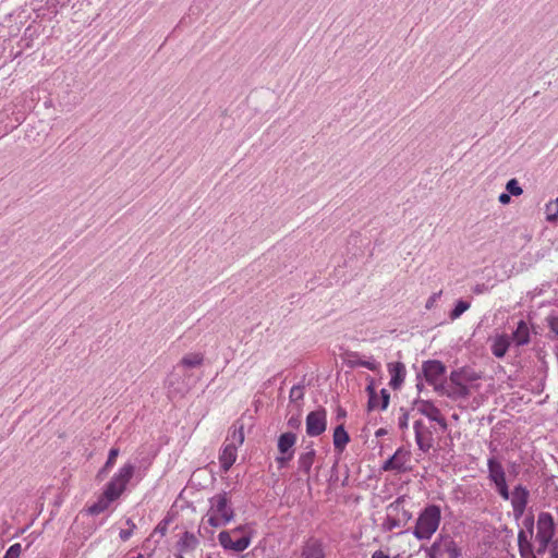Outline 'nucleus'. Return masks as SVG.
Listing matches in <instances>:
<instances>
[{"label":"nucleus","instance_id":"obj_23","mask_svg":"<svg viewBox=\"0 0 558 558\" xmlns=\"http://www.w3.org/2000/svg\"><path fill=\"white\" fill-rule=\"evenodd\" d=\"M204 363V354L199 352L185 354L181 361L180 365L185 368H194L199 367Z\"/></svg>","mask_w":558,"mask_h":558},{"label":"nucleus","instance_id":"obj_42","mask_svg":"<svg viewBox=\"0 0 558 558\" xmlns=\"http://www.w3.org/2000/svg\"><path fill=\"white\" fill-rule=\"evenodd\" d=\"M550 558H558V539L551 542L549 546Z\"/></svg>","mask_w":558,"mask_h":558},{"label":"nucleus","instance_id":"obj_47","mask_svg":"<svg viewBox=\"0 0 558 558\" xmlns=\"http://www.w3.org/2000/svg\"><path fill=\"white\" fill-rule=\"evenodd\" d=\"M109 469H110V468H107V466H106V464H105V465L102 466V469H100V470H99V472H98V474H97V478H98V480H102V478L106 476V474H107V472H108V470H109Z\"/></svg>","mask_w":558,"mask_h":558},{"label":"nucleus","instance_id":"obj_20","mask_svg":"<svg viewBox=\"0 0 558 558\" xmlns=\"http://www.w3.org/2000/svg\"><path fill=\"white\" fill-rule=\"evenodd\" d=\"M302 558H324L322 544L318 541H308L302 550Z\"/></svg>","mask_w":558,"mask_h":558},{"label":"nucleus","instance_id":"obj_17","mask_svg":"<svg viewBox=\"0 0 558 558\" xmlns=\"http://www.w3.org/2000/svg\"><path fill=\"white\" fill-rule=\"evenodd\" d=\"M404 502L405 499L402 497L388 506V510L391 512L393 511V514L398 515L403 525H405L411 519V513L405 509Z\"/></svg>","mask_w":558,"mask_h":558},{"label":"nucleus","instance_id":"obj_4","mask_svg":"<svg viewBox=\"0 0 558 558\" xmlns=\"http://www.w3.org/2000/svg\"><path fill=\"white\" fill-rule=\"evenodd\" d=\"M135 472V465L125 463L119 469L118 473L113 475L105 488V493L109 499L117 500L125 490L128 483L131 481Z\"/></svg>","mask_w":558,"mask_h":558},{"label":"nucleus","instance_id":"obj_33","mask_svg":"<svg viewBox=\"0 0 558 558\" xmlns=\"http://www.w3.org/2000/svg\"><path fill=\"white\" fill-rule=\"evenodd\" d=\"M506 190L513 196H519L523 193L522 187L519 186V183L515 179H511L507 182Z\"/></svg>","mask_w":558,"mask_h":558},{"label":"nucleus","instance_id":"obj_3","mask_svg":"<svg viewBox=\"0 0 558 558\" xmlns=\"http://www.w3.org/2000/svg\"><path fill=\"white\" fill-rule=\"evenodd\" d=\"M440 509L437 506H428L420 514L413 534L418 539H429L437 531L440 523Z\"/></svg>","mask_w":558,"mask_h":558},{"label":"nucleus","instance_id":"obj_11","mask_svg":"<svg viewBox=\"0 0 558 558\" xmlns=\"http://www.w3.org/2000/svg\"><path fill=\"white\" fill-rule=\"evenodd\" d=\"M422 369L426 381L430 385H434L436 391L440 390V386L437 384L441 376L445 374V365L440 361L430 360L423 363Z\"/></svg>","mask_w":558,"mask_h":558},{"label":"nucleus","instance_id":"obj_31","mask_svg":"<svg viewBox=\"0 0 558 558\" xmlns=\"http://www.w3.org/2000/svg\"><path fill=\"white\" fill-rule=\"evenodd\" d=\"M450 384L457 385V386H464L465 385V369L451 372Z\"/></svg>","mask_w":558,"mask_h":558},{"label":"nucleus","instance_id":"obj_51","mask_svg":"<svg viewBox=\"0 0 558 558\" xmlns=\"http://www.w3.org/2000/svg\"><path fill=\"white\" fill-rule=\"evenodd\" d=\"M531 558H536V557H535L534 555H532V557H531Z\"/></svg>","mask_w":558,"mask_h":558},{"label":"nucleus","instance_id":"obj_40","mask_svg":"<svg viewBox=\"0 0 558 558\" xmlns=\"http://www.w3.org/2000/svg\"><path fill=\"white\" fill-rule=\"evenodd\" d=\"M389 393L386 389H381L380 391V400H381V403H380V409L381 410H385L387 407H388V403H389Z\"/></svg>","mask_w":558,"mask_h":558},{"label":"nucleus","instance_id":"obj_21","mask_svg":"<svg viewBox=\"0 0 558 558\" xmlns=\"http://www.w3.org/2000/svg\"><path fill=\"white\" fill-rule=\"evenodd\" d=\"M512 339L517 345H524L530 341L529 327L525 322L520 320L518 323L517 329L512 333Z\"/></svg>","mask_w":558,"mask_h":558},{"label":"nucleus","instance_id":"obj_26","mask_svg":"<svg viewBox=\"0 0 558 558\" xmlns=\"http://www.w3.org/2000/svg\"><path fill=\"white\" fill-rule=\"evenodd\" d=\"M113 501H114V499H109L107 494L104 492L102 495L100 496V498L97 500V502H95L94 505H92L88 508V512L90 514H99V513L104 512L106 509H108L110 504Z\"/></svg>","mask_w":558,"mask_h":558},{"label":"nucleus","instance_id":"obj_14","mask_svg":"<svg viewBox=\"0 0 558 558\" xmlns=\"http://www.w3.org/2000/svg\"><path fill=\"white\" fill-rule=\"evenodd\" d=\"M410 453L403 449H398L395 454L388 459L383 469L385 471H405V463L409 461Z\"/></svg>","mask_w":558,"mask_h":558},{"label":"nucleus","instance_id":"obj_16","mask_svg":"<svg viewBox=\"0 0 558 558\" xmlns=\"http://www.w3.org/2000/svg\"><path fill=\"white\" fill-rule=\"evenodd\" d=\"M389 373L391 374L390 386L398 389L404 380L405 368L401 362L388 364Z\"/></svg>","mask_w":558,"mask_h":558},{"label":"nucleus","instance_id":"obj_28","mask_svg":"<svg viewBox=\"0 0 558 558\" xmlns=\"http://www.w3.org/2000/svg\"><path fill=\"white\" fill-rule=\"evenodd\" d=\"M546 220L554 222L558 220V198L546 205Z\"/></svg>","mask_w":558,"mask_h":558},{"label":"nucleus","instance_id":"obj_39","mask_svg":"<svg viewBox=\"0 0 558 558\" xmlns=\"http://www.w3.org/2000/svg\"><path fill=\"white\" fill-rule=\"evenodd\" d=\"M119 449L118 448H111L110 451H109V454H108V459L106 461V466L107 468H111L114 462H116V459L117 457L119 456Z\"/></svg>","mask_w":558,"mask_h":558},{"label":"nucleus","instance_id":"obj_36","mask_svg":"<svg viewBox=\"0 0 558 558\" xmlns=\"http://www.w3.org/2000/svg\"><path fill=\"white\" fill-rule=\"evenodd\" d=\"M126 524L129 525V529L120 531V538L122 541H128L132 536L133 531L136 527L135 523L130 519L126 521Z\"/></svg>","mask_w":558,"mask_h":558},{"label":"nucleus","instance_id":"obj_49","mask_svg":"<svg viewBox=\"0 0 558 558\" xmlns=\"http://www.w3.org/2000/svg\"><path fill=\"white\" fill-rule=\"evenodd\" d=\"M372 558H390L387 554H385L383 550H376L373 553Z\"/></svg>","mask_w":558,"mask_h":558},{"label":"nucleus","instance_id":"obj_12","mask_svg":"<svg viewBox=\"0 0 558 558\" xmlns=\"http://www.w3.org/2000/svg\"><path fill=\"white\" fill-rule=\"evenodd\" d=\"M529 490L522 485L515 486L514 489L510 493L509 499L511 501L513 513L517 519L524 513L529 500Z\"/></svg>","mask_w":558,"mask_h":558},{"label":"nucleus","instance_id":"obj_37","mask_svg":"<svg viewBox=\"0 0 558 558\" xmlns=\"http://www.w3.org/2000/svg\"><path fill=\"white\" fill-rule=\"evenodd\" d=\"M22 553L21 544L16 543L10 546L3 558H19Z\"/></svg>","mask_w":558,"mask_h":558},{"label":"nucleus","instance_id":"obj_15","mask_svg":"<svg viewBox=\"0 0 558 558\" xmlns=\"http://www.w3.org/2000/svg\"><path fill=\"white\" fill-rule=\"evenodd\" d=\"M198 546V539L197 537L190 532H184L181 536L180 541L177 544L178 550L180 555L178 558H183V555H187L192 551H194Z\"/></svg>","mask_w":558,"mask_h":558},{"label":"nucleus","instance_id":"obj_10","mask_svg":"<svg viewBox=\"0 0 558 558\" xmlns=\"http://www.w3.org/2000/svg\"><path fill=\"white\" fill-rule=\"evenodd\" d=\"M296 436L293 433H284L278 439V450L280 456L276 458L280 468H284L293 457V446L295 445Z\"/></svg>","mask_w":558,"mask_h":558},{"label":"nucleus","instance_id":"obj_13","mask_svg":"<svg viewBox=\"0 0 558 558\" xmlns=\"http://www.w3.org/2000/svg\"><path fill=\"white\" fill-rule=\"evenodd\" d=\"M326 429V412L318 410L308 413L306 417V433L310 436H318Z\"/></svg>","mask_w":558,"mask_h":558},{"label":"nucleus","instance_id":"obj_27","mask_svg":"<svg viewBox=\"0 0 558 558\" xmlns=\"http://www.w3.org/2000/svg\"><path fill=\"white\" fill-rule=\"evenodd\" d=\"M403 526V523L400 521L397 514H393V511H389L387 509V517L381 524V529L384 531H392L395 529Z\"/></svg>","mask_w":558,"mask_h":558},{"label":"nucleus","instance_id":"obj_44","mask_svg":"<svg viewBox=\"0 0 558 558\" xmlns=\"http://www.w3.org/2000/svg\"><path fill=\"white\" fill-rule=\"evenodd\" d=\"M408 418H409L408 413H404V414L400 417V420H399V427H400L401 429H404V428H407V427H408Z\"/></svg>","mask_w":558,"mask_h":558},{"label":"nucleus","instance_id":"obj_46","mask_svg":"<svg viewBox=\"0 0 558 558\" xmlns=\"http://www.w3.org/2000/svg\"><path fill=\"white\" fill-rule=\"evenodd\" d=\"M361 365L371 369V371H375L377 368V365L376 363L374 362H369V361H364V362H361Z\"/></svg>","mask_w":558,"mask_h":558},{"label":"nucleus","instance_id":"obj_30","mask_svg":"<svg viewBox=\"0 0 558 558\" xmlns=\"http://www.w3.org/2000/svg\"><path fill=\"white\" fill-rule=\"evenodd\" d=\"M518 542H519V548H520L522 556H524L525 553L531 550V544L529 541L527 533L525 531L521 530L519 532Z\"/></svg>","mask_w":558,"mask_h":558},{"label":"nucleus","instance_id":"obj_32","mask_svg":"<svg viewBox=\"0 0 558 558\" xmlns=\"http://www.w3.org/2000/svg\"><path fill=\"white\" fill-rule=\"evenodd\" d=\"M469 307H470L469 303H466L464 301H459L456 304V307L450 313L451 319H456V318L460 317L466 310H469Z\"/></svg>","mask_w":558,"mask_h":558},{"label":"nucleus","instance_id":"obj_1","mask_svg":"<svg viewBox=\"0 0 558 558\" xmlns=\"http://www.w3.org/2000/svg\"><path fill=\"white\" fill-rule=\"evenodd\" d=\"M253 530L248 525H240L230 531H222L218 535L220 545L225 549L235 553L245 550L252 541Z\"/></svg>","mask_w":558,"mask_h":558},{"label":"nucleus","instance_id":"obj_22","mask_svg":"<svg viewBox=\"0 0 558 558\" xmlns=\"http://www.w3.org/2000/svg\"><path fill=\"white\" fill-rule=\"evenodd\" d=\"M510 345L509 337L506 335L498 336L494 339L492 352L496 357H504Z\"/></svg>","mask_w":558,"mask_h":558},{"label":"nucleus","instance_id":"obj_43","mask_svg":"<svg viewBox=\"0 0 558 558\" xmlns=\"http://www.w3.org/2000/svg\"><path fill=\"white\" fill-rule=\"evenodd\" d=\"M478 378H480V376L476 373L465 369V384L469 381H474Z\"/></svg>","mask_w":558,"mask_h":558},{"label":"nucleus","instance_id":"obj_19","mask_svg":"<svg viewBox=\"0 0 558 558\" xmlns=\"http://www.w3.org/2000/svg\"><path fill=\"white\" fill-rule=\"evenodd\" d=\"M236 459V447L234 444H227L220 456V463L225 471H228Z\"/></svg>","mask_w":558,"mask_h":558},{"label":"nucleus","instance_id":"obj_29","mask_svg":"<svg viewBox=\"0 0 558 558\" xmlns=\"http://www.w3.org/2000/svg\"><path fill=\"white\" fill-rule=\"evenodd\" d=\"M230 442L229 444H234V446L236 447L238 445H242L243 441H244V432H243V425H240L239 427H236L235 425L232 427L231 429V435H230Z\"/></svg>","mask_w":558,"mask_h":558},{"label":"nucleus","instance_id":"obj_38","mask_svg":"<svg viewBox=\"0 0 558 558\" xmlns=\"http://www.w3.org/2000/svg\"><path fill=\"white\" fill-rule=\"evenodd\" d=\"M548 327L554 337L558 340V317L549 316L547 317Z\"/></svg>","mask_w":558,"mask_h":558},{"label":"nucleus","instance_id":"obj_5","mask_svg":"<svg viewBox=\"0 0 558 558\" xmlns=\"http://www.w3.org/2000/svg\"><path fill=\"white\" fill-rule=\"evenodd\" d=\"M488 478L495 484L496 489L500 497L509 500L510 492L506 482V473L502 464L494 457L487 461Z\"/></svg>","mask_w":558,"mask_h":558},{"label":"nucleus","instance_id":"obj_34","mask_svg":"<svg viewBox=\"0 0 558 558\" xmlns=\"http://www.w3.org/2000/svg\"><path fill=\"white\" fill-rule=\"evenodd\" d=\"M290 400L292 402H296L299 400H302L303 397H304V387L303 386H300V385H296V386H293L290 390Z\"/></svg>","mask_w":558,"mask_h":558},{"label":"nucleus","instance_id":"obj_8","mask_svg":"<svg viewBox=\"0 0 558 558\" xmlns=\"http://www.w3.org/2000/svg\"><path fill=\"white\" fill-rule=\"evenodd\" d=\"M414 409L422 415L429 418L430 421L436 422L442 432H445L448 428L446 418L442 416L440 410L433 402L427 400L416 401Z\"/></svg>","mask_w":558,"mask_h":558},{"label":"nucleus","instance_id":"obj_25","mask_svg":"<svg viewBox=\"0 0 558 558\" xmlns=\"http://www.w3.org/2000/svg\"><path fill=\"white\" fill-rule=\"evenodd\" d=\"M314 458L315 450L313 448H310L306 452L302 453L298 461L300 470L308 474L312 469Z\"/></svg>","mask_w":558,"mask_h":558},{"label":"nucleus","instance_id":"obj_18","mask_svg":"<svg viewBox=\"0 0 558 558\" xmlns=\"http://www.w3.org/2000/svg\"><path fill=\"white\" fill-rule=\"evenodd\" d=\"M442 395L447 396L448 398H451V399H460V398H468L470 396V390L469 388L466 387V385L464 386H457V385H451L448 386L447 388H445L442 385H440V390H439Z\"/></svg>","mask_w":558,"mask_h":558},{"label":"nucleus","instance_id":"obj_35","mask_svg":"<svg viewBox=\"0 0 558 558\" xmlns=\"http://www.w3.org/2000/svg\"><path fill=\"white\" fill-rule=\"evenodd\" d=\"M367 390L369 391L368 409L374 410V409L380 408L379 399L376 396L375 389L373 387L368 386Z\"/></svg>","mask_w":558,"mask_h":558},{"label":"nucleus","instance_id":"obj_9","mask_svg":"<svg viewBox=\"0 0 558 558\" xmlns=\"http://www.w3.org/2000/svg\"><path fill=\"white\" fill-rule=\"evenodd\" d=\"M416 444L423 452H427L434 446L435 428L426 425L422 421H416L413 425Z\"/></svg>","mask_w":558,"mask_h":558},{"label":"nucleus","instance_id":"obj_48","mask_svg":"<svg viewBox=\"0 0 558 558\" xmlns=\"http://www.w3.org/2000/svg\"><path fill=\"white\" fill-rule=\"evenodd\" d=\"M109 469H110V468H107V466H106V464H105V465L102 466V469H100V470H99V472H98V474H97V478H98V480H102V478L106 476V474H107V472H108V470H109Z\"/></svg>","mask_w":558,"mask_h":558},{"label":"nucleus","instance_id":"obj_41","mask_svg":"<svg viewBox=\"0 0 558 558\" xmlns=\"http://www.w3.org/2000/svg\"><path fill=\"white\" fill-rule=\"evenodd\" d=\"M440 294H441V291L436 292V293H433V294L429 296V299L427 300L425 307H426L427 310H430V308L435 305V302H436V301H437V299L440 296Z\"/></svg>","mask_w":558,"mask_h":558},{"label":"nucleus","instance_id":"obj_2","mask_svg":"<svg viewBox=\"0 0 558 558\" xmlns=\"http://www.w3.org/2000/svg\"><path fill=\"white\" fill-rule=\"evenodd\" d=\"M233 515L234 513L226 493L218 494L210 499V508L206 514L207 523L210 526H223L233 519Z\"/></svg>","mask_w":558,"mask_h":558},{"label":"nucleus","instance_id":"obj_7","mask_svg":"<svg viewBox=\"0 0 558 558\" xmlns=\"http://www.w3.org/2000/svg\"><path fill=\"white\" fill-rule=\"evenodd\" d=\"M430 558H458L460 550L450 536H441L429 548Z\"/></svg>","mask_w":558,"mask_h":558},{"label":"nucleus","instance_id":"obj_45","mask_svg":"<svg viewBox=\"0 0 558 558\" xmlns=\"http://www.w3.org/2000/svg\"><path fill=\"white\" fill-rule=\"evenodd\" d=\"M498 201H499L501 204L506 205V204H509V203H510L511 197H510V195H509V194H507V193H501V194L499 195V197H498Z\"/></svg>","mask_w":558,"mask_h":558},{"label":"nucleus","instance_id":"obj_6","mask_svg":"<svg viewBox=\"0 0 558 558\" xmlns=\"http://www.w3.org/2000/svg\"><path fill=\"white\" fill-rule=\"evenodd\" d=\"M554 536V521L549 513H541L537 519V532L535 539L538 543L537 554L545 553Z\"/></svg>","mask_w":558,"mask_h":558},{"label":"nucleus","instance_id":"obj_50","mask_svg":"<svg viewBox=\"0 0 558 558\" xmlns=\"http://www.w3.org/2000/svg\"><path fill=\"white\" fill-rule=\"evenodd\" d=\"M473 291L477 294H481L484 291H486V287H485V284H477L474 287Z\"/></svg>","mask_w":558,"mask_h":558},{"label":"nucleus","instance_id":"obj_24","mask_svg":"<svg viewBox=\"0 0 558 558\" xmlns=\"http://www.w3.org/2000/svg\"><path fill=\"white\" fill-rule=\"evenodd\" d=\"M350 437L345 432L343 425H339L333 430V446L337 450L342 451L347 444L349 442Z\"/></svg>","mask_w":558,"mask_h":558}]
</instances>
